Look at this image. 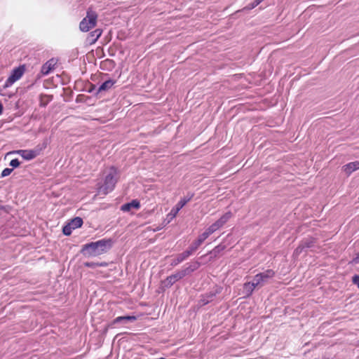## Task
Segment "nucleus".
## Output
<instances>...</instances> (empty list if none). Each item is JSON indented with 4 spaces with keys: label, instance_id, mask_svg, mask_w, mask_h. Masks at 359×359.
<instances>
[{
    "label": "nucleus",
    "instance_id": "f257e3e1",
    "mask_svg": "<svg viewBox=\"0 0 359 359\" xmlns=\"http://www.w3.org/2000/svg\"><path fill=\"white\" fill-rule=\"evenodd\" d=\"M111 247V240H100L83 245L81 252L87 257H95L107 252Z\"/></svg>",
    "mask_w": 359,
    "mask_h": 359
},
{
    "label": "nucleus",
    "instance_id": "f03ea898",
    "mask_svg": "<svg viewBox=\"0 0 359 359\" xmlns=\"http://www.w3.org/2000/svg\"><path fill=\"white\" fill-rule=\"evenodd\" d=\"M231 217L230 213H226L215 223L208 227L198 238V245L203 242L210 234L221 228Z\"/></svg>",
    "mask_w": 359,
    "mask_h": 359
},
{
    "label": "nucleus",
    "instance_id": "7ed1b4c3",
    "mask_svg": "<svg viewBox=\"0 0 359 359\" xmlns=\"http://www.w3.org/2000/svg\"><path fill=\"white\" fill-rule=\"evenodd\" d=\"M117 171L114 168H110L109 172L107 174L103 185L100 187V191L106 194L111 191L117 181L116 179Z\"/></svg>",
    "mask_w": 359,
    "mask_h": 359
},
{
    "label": "nucleus",
    "instance_id": "20e7f679",
    "mask_svg": "<svg viewBox=\"0 0 359 359\" xmlns=\"http://www.w3.org/2000/svg\"><path fill=\"white\" fill-rule=\"evenodd\" d=\"M97 15L95 12L88 10L86 16L81 20L79 28L82 32H88L94 27L97 22Z\"/></svg>",
    "mask_w": 359,
    "mask_h": 359
},
{
    "label": "nucleus",
    "instance_id": "39448f33",
    "mask_svg": "<svg viewBox=\"0 0 359 359\" xmlns=\"http://www.w3.org/2000/svg\"><path fill=\"white\" fill-rule=\"evenodd\" d=\"M25 72V67L24 66L18 67L15 69H14L10 76L6 80L4 88H8L11 86H12L15 81H18L23 75Z\"/></svg>",
    "mask_w": 359,
    "mask_h": 359
},
{
    "label": "nucleus",
    "instance_id": "423d86ee",
    "mask_svg": "<svg viewBox=\"0 0 359 359\" xmlns=\"http://www.w3.org/2000/svg\"><path fill=\"white\" fill-rule=\"evenodd\" d=\"M82 224V219L81 217H75L63 227V233L66 236H69L73 230L81 227Z\"/></svg>",
    "mask_w": 359,
    "mask_h": 359
},
{
    "label": "nucleus",
    "instance_id": "0eeeda50",
    "mask_svg": "<svg viewBox=\"0 0 359 359\" xmlns=\"http://www.w3.org/2000/svg\"><path fill=\"white\" fill-rule=\"evenodd\" d=\"M17 154L20 155L25 160L30 161L34 158L37 156V153L32 149H22L10 151L7 155Z\"/></svg>",
    "mask_w": 359,
    "mask_h": 359
},
{
    "label": "nucleus",
    "instance_id": "6e6552de",
    "mask_svg": "<svg viewBox=\"0 0 359 359\" xmlns=\"http://www.w3.org/2000/svg\"><path fill=\"white\" fill-rule=\"evenodd\" d=\"M359 169V161L351 162L343 167V170L346 174L350 175L353 172Z\"/></svg>",
    "mask_w": 359,
    "mask_h": 359
},
{
    "label": "nucleus",
    "instance_id": "1a4fd4ad",
    "mask_svg": "<svg viewBox=\"0 0 359 359\" xmlns=\"http://www.w3.org/2000/svg\"><path fill=\"white\" fill-rule=\"evenodd\" d=\"M273 273L271 272V271H268L266 273L257 274L255 277V278L253 280V283H256V286H257V285H260L262 282H264L266 278H271L273 276Z\"/></svg>",
    "mask_w": 359,
    "mask_h": 359
},
{
    "label": "nucleus",
    "instance_id": "9d476101",
    "mask_svg": "<svg viewBox=\"0 0 359 359\" xmlns=\"http://www.w3.org/2000/svg\"><path fill=\"white\" fill-rule=\"evenodd\" d=\"M140 208V203L137 201H133L132 202L122 205L121 210L125 212H129L133 209L137 210Z\"/></svg>",
    "mask_w": 359,
    "mask_h": 359
},
{
    "label": "nucleus",
    "instance_id": "9b49d317",
    "mask_svg": "<svg viewBox=\"0 0 359 359\" xmlns=\"http://www.w3.org/2000/svg\"><path fill=\"white\" fill-rule=\"evenodd\" d=\"M256 287V283H254L253 281L252 283H247L243 287L244 294L246 296L250 295Z\"/></svg>",
    "mask_w": 359,
    "mask_h": 359
},
{
    "label": "nucleus",
    "instance_id": "f8f14e48",
    "mask_svg": "<svg viewBox=\"0 0 359 359\" xmlns=\"http://www.w3.org/2000/svg\"><path fill=\"white\" fill-rule=\"evenodd\" d=\"M184 276L183 273H179L168 277L166 280L167 285H171L175 283L177 280L182 278Z\"/></svg>",
    "mask_w": 359,
    "mask_h": 359
},
{
    "label": "nucleus",
    "instance_id": "ddd939ff",
    "mask_svg": "<svg viewBox=\"0 0 359 359\" xmlns=\"http://www.w3.org/2000/svg\"><path fill=\"white\" fill-rule=\"evenodd\" d=\"M53 65H54V61L53 60H50V61L47 62L42 67V69H41L42 73L44 74H48V72L53 68Z\"/></svg>",
    "mask_w": 359,
    "mask_h": 359
},
{
    "label": "nucleus",
    "instance_id": "4468645a",
    "mask_svg": "<svg viewBox=\"0 0 359 359\" xmlns=\"http://www.w3.org/2000/svg\"><path fill=\"white\" fill-rule=\"evenodd\" d=\"M114 83V82L111 80L107 81L100 86L99 90L101 91L109 89L113 86Z\"/></svg>",
    "mask_w": 359,
    "mask_h": 359
},
{
    "label": "nucleus",
    "instance_id": "2eb2a0df",
    "mask_svg": "<svg viewBox=\"0 0 359 359\" xmlns=\"http://www.w3.org/2000/svg\"><path fill=\"white\" fill-rule=\"evenodd\" d=\"M177 213V210L172 208L167 215V219L168 220V222H170L172 219H173L176 217Z\"/></svg>",
    "mask_w": 359,
    "mask_h": 359
},
{
    "label": "nucleus",
    "instance_id": "dca6fc26",
    "mask_svg": "<svg viewBox=\"0 0 359 359\" xmlns=\"http://www.w3.org/2000/svg\"><path fill=\"white\" fill-rule=\"evenodd\" d=\"M136 318L135 316H121L118 317L114 320V323H117L122 320H135Z\"/></svg>",
    "mask_w": 359,
    "mask_h": 359
},
{
    "label": "nucleus",
    "instance_id": "f3484780",
    "mask_svg": "<svg viewBox=\"0 0 359 359\" xmlns=\"http://www.w3.org/2000/svg\"><path fill=\"white\" fill-rule=\"evenodd\" d=\"M186 201H180L177 203V205L173 208L175 210H177L179 212L181 208L185 205Z\"/></svg>",
    "mask_w": 359,
    "mask_h": 359
},
{
    "label": "nucleus",
    "instance_id": "a211bd4d",
    "mask_svg": "<svg viewBox=\"0 0 359 359\" xmlns=\"http://www.w3.org/2000/svg\"><path fill=\"white\" fill-rule=\"evenodd\" d=\"M12 171H13V170L11 168H5L1 172V176L2 177L8 176L12 172Z\"/></svg>",
    "mask_w": 359,
    "mask_h": 359
},
{
    "label": "nucleus",
    "instance_id": "6ab92c4d",
    "mask_svg": "<svg viewBox=\"0 0 359 359\" xmlns=\"http://www.w3.org/2000/svg\"><path fill=\"white\" fill-rule=\"evenodd\" d=\"M10 165L13 168H18L20 165V162L18 159H13L11 161Z\"/></svg>",
    "mask_w": 359,
    "mask_h": 359
},
{
    "label": "nucleus",
    "instance_id": "aec40b11",
    "mask_svg": "<svg viewBox=\"0 0 359 359\" xmlns=\"http://www.w3.org/2000/svg\"><path fill=\"white\" fill-rule=\"evenodd\" d=\"M353 282L359 288V276H355L353 277Z\"/></svg>",
    "mask_w": 359,
    "mask_h": 359
},
{
    "label": "nucleus",
    "instance_id": "412c9836",
    "mask_svg": "<svg viewBox=\"0 0 359 359\" xmlns=\"http://www.w3.org/2000/svg\"><path fill=\"white\" fill-rule=\"evenodd\" d=\"M95 33L97 35V38H98L101 35V32L100 30H95Z\"/></svg>",
    "mask_w": 359,
    "mask_h": 359
},
{
    "label": "nucleus",
    "instance_id": "4be33fe9",
    "mask_svg": "<svg viewBox=\"0 0 359 359\" xmlns=\"http://www.w3.org/2000/svg\"><path fill=\"white\" fill-rule=\"evenodd\" d=\"M2 111H3V106H2V104L0 103V114L2 113Z\"/></svg>",
    "mask_w": 359,
    "mask_h": 359
},
{
    "label": "nucleus",
    "instance_id": "5701e85b",
    "mask_svg": "<svg viewBox=\"0 0 359 359\" xmlns=\"http://www.w3.org/2000/svg\"><path fill=\"white\" fill-rule=\"evenodd\" d=\"M261 1L262 0H257L254 6H257L261 2Z\"/></svg>",
    "mask_w": 359,
    "mask_h": 359
},
{
    "label": "nucleus",
    "instance_id": "b1692460",
    "mask_svg": "<svg viewBox=\"0 0 359 359\" xmlns=\"http://www.w3.org/2000/svg\"><path fill=\"white\" fill-rule=\"evenodd\" d=\"M93 265L94 264H88V263L86 264V266H93Z\"/></svg>",
    "mask_w": 359,
    "mask_h": 359
},
{
    "label": "nucleus",
    "instance_id": "393cba45",
    "mask_svg": "<svg viewBox=\"0 0 359 359\" xmlns=\"http://www.w3.org/2000/svg\"><path fill=\"white\" fill-rule=\"evenodd\" d=\"M96 265H100V266H106L107 264H97Z\"/></svg>",
    "mask_w": 359,
    "mask_h": 359
}]
</instances>
